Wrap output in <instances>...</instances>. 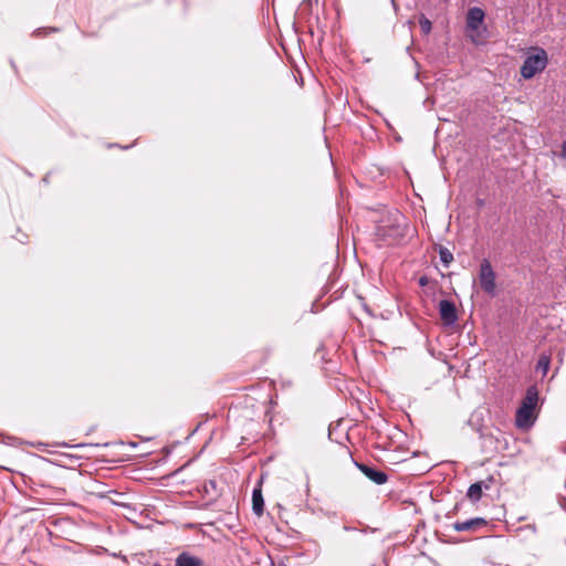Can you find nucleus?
I'll return each instance as SVG.
<instances>
[{
  "label": "nucleus",
  "instance_id": "obj_3",
  "mask_svg": "<svg viewBox=\"0 0 566 566\" xmlns=\"http://www.w3.org/2000/svg\"><path fill=\"white\" fill-rule=\"evenodd\" d=\"M547 53L543 49H537L535 54L528 55L521 67V75L528 80L536 73L542 72L547 65Z\"/></svg>",
  "mask_w": 566,
  "mask_h": 566
},
{
  "label": "nucleus",
  "instance_id": "obj_2",
  "mask_svg": "<svg viewBox=\"0 0 566 566\" xmlns=\"http://www.w3.org/2000/svg\"><path fill=\"white\" fill-rule=\"evenodd\" d=\"M399 212H396L388 221H382L377 227V235L389 244H392L400 240L405 235V224Z\"/></svg>",
  "mask_w": 566,
  "mask_h": 566
},
{
  "label": "nucleus",
  "instance_id": "obj_11",
  "mask_svg": "<svg viewBox=\"0 0 566 566\" xmlns=\"http://www.w3.org/2000/svg\"><path fill=\"white\" fill-rule=\"evenodd\" d=\"M264 500L260 488H254L252 492V510L255 515L261 516L263 514Z\"/></svg>",
  "mask_w": 566,
  "mask_h": 566
},
{
  "label": "nucleus",
  "instance_id": "obj_1",
  "mask_svg": "<svg viewBox=\"0 0 566 566\" xmlns=\"http://www.w3.org/2000/svg\"><path fill=\"white\" fill-rule=\"evenodd\" d=\"M538 402V390L535 386H531L526 390V395L516 411L515 423L518 428H528L534 423V410Z\"/></svg>",
  "mask_w": 566,
  "mask_h": 566
},
{
  "label": "nucleus",
  "instance_id": "obj_13",
  "mask_svg": "<svg viewBox=\"0 0 566 566\" xmlns=\"http://www.w3.org/2000/svg\"><path fill=\"white\" fill-rule=\"evenodd\" d=\"M439 256L440 261L443 263L444 266H449L450 263L453 261L452 253L444 247H440Z\"/></svg>",
  "mask_w": 566,
  "mask_h": 566
},
{
  "label": "nucleus",
  "instance_id": "obj_8",
  "mask_svg": "<svg viewBox=\"0 0 566 566\" xmlns=\"http://www.w3.org/2000/svg\"><path fill=\"white\" fill-rule=\"evenodd\" d=\"M356 467L374 483L381 485L387 482L388 475L382 472L378 471L369 465L363 464V463H356Z\"/></svg>",
  "mask_w": 566,
  "mask_h": 566
},
{
  "label": "nucleus",
  "instance_id": "obj_14",
  "mask_svg": "<svg viewBox=\"0 0 566 566\" xmlns=\"http://www.w3.org/2000/svg\"><path fill=\"white\" fill-rule=\"evenodd\" d=\"M419 24H420L421 31L424 34H429L431 32V29H432L431 21L429 19H427L423 14H421L419 18Z\"/></svg>",
  "mask_w": 566,
  "mask_h": 566
},
{
  "label": "nucleus",
  "instance_id": "obj_6",
  "mask_svg": "<svg viewBox=\"0 0 566 566\" xmlns=\"http://www.w3.org/2000/svg\"><path fill=\"white\" fill-rule=\"evenodd\" d=\"M439 314L444 325L452 326L458 321V312L454 303L449 300H441L439 302Z\"/></svg>",
  "mask_w": 566,
  "mask_h": 566
},
{
  "label": "nucleus",
  "instance_id": "obj_5",
  "mask_svg": "<svg viewBox=\"0 0 566 566\" xmlns=\"http://www.w3.org/2000/svg\"><path fill=\"white\" fill-rule=\"evenodd\" d=\"M484 20V12L482 9L474 7L469 9L468 15H467V30L471 36V39L476 42L474 32L476 35L480 34V28Z\"/></svg>",
  "mask_w": 566,
  "mask_h": 566
},
{
  "label": "nucleus",
  "instance_id": "obj_12",
  "mask_svg": "<svg viewBox=\"0 0 566 566\" xmlns=\"http://www.w3.org/2000/svg\"><path fill=\"white\" fill-rule=\"evenodd\" d=\"M549 364L551 358L546 355H542L537 360L536 369L545 376L549 369Z\"/></svg>",
  "mask_w": 566,
  "mask_h": 566
},
{
  "label": "nucleus",
  "instance_id": "obj_9",
  "mask_svg": "<svg viewBox=\"0 0 566 566\" xmlns=\"http://www.w3.org/2000/svg\"><path fill=\"white\" fill-rule=\"evenodd\" d=\"M491 481H492V479H490L489 482L479 481V482L471 484L468 489L467 497L473 503L479 502L482 497L483 490L490 489Z\"/></svg>",
  "mask_w": 566,
  "mask_h": 566
},
{
  "label": "nucleus",
  "instance_id": "obj_15",
  "mask_svg": "<svg viewBox=\"0 0 566 566\" xmlns=\"http://www.w3.org/2000/svg\"><path fill=\"white\" fill-rule=\"evenodd\" d=\"M203 490L207 494L217 493V482L214 480H209L203 484Z\"/></svg>",
  "mask_w": 566,
  "mask_h": 566
},
{
  "label": "nucleus",
  "instance_id": "obj_16",
  "mask_svg": "<svg viewBox=\"0 0 566 566\" xmlns=\"http://www.w3.org/2000/svg\"><path fill=\"white\" fill-rule=\"evenodd\" d=\"M560 158L566 161V140H564L560 145Z\"/></svg>",
  "mask_w": 566,
  "mask_h": 566
},
{
  "label": "nucleus",
  "instance_id": "obj_4",
  "mask_svg": "<svg viewBox=\"0 0 566 566\" xmlns=\"http://www.w3.org/2000/svg\"><path fill=\"white\" fill-rule=\"evenodd\" d=\"M480 285L485 293L495 294V273L488 260H483L480 264Z\"/></svg>",
  "mask_w": 566,
  "mask_h": 566
},
{
  "label": "nucleus",
  "instance_id": "obj_7",
  "mask_svg": "<svg viewBox=\"0 0 566 566\" xmlns=\"http://www.w3.org/2000/svg\"><path fill=\"white\" fill-rule=\"evenodd\" d=\"M488 525V521L483 517H473L467 521H457L453 523V528L457 532H478L479 530L485 527Z\"/></svg>",
  "mask_w": 566,
  "mask_h": 566
},
{
  "label": "nucleus",
  "instance_id": "obj_10",
  "mask_svg": "<svg viewBox=\"0 0 566 566\" xmlns=\"http://www.w3.org/2000/svg\"><path fill=\"white\" fill-rule=\"evenodd\" d=\"M175 566H203V562L197 556L182 552L177 556Z\"/></svg>",
  "mask_w": 566,
  "mask_h": 566
},
{
  "label": "nucleus",
  "instance_id": "obj_17",
  "mask_svg": "<svg viewBox=\"0 0 566 566\" xmlns=\"http://www.w3.org/2000/svg\"><path fill=\"white\" fill-rule=\"evenodd\" d=\"M419 283H420V285H424L427 283V279L420 277Z\"/></svg>",
  "mask_w": 566,
  "mask_h": 566
}]
</instances>
